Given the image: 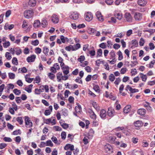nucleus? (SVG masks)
I'll return each instance as SVG.
<instances>
[{"instance_id": "obj_2", "label": "nucleus", "mask_w": 155, "mask_h": 155, "mask_svg": "<svg viewBox=\"0 0 155 155\" xmlns=\"http://www.w3.org/2000/svg\"><path fill=\"white\" fill-rule=\"evenodd\" d=\"M84 18L86 21H90L93 19V15L91 12H87L85 14Z\"/></svg>"}, {"instance_id": "obj_34", "label": "nucleus", "mask_w": 155, "mask_h": 155, "mask_svg": "<svg viewBox=\"0 0 155 155\" xmlns=\"http://www.w3.org/2000/svg\"><path fill=\"white\" fill-rule=\"evenodd\" d=\"M118 55V60H121L123 58V56L121 52L120 51H119L117 53Z\"/></svg>"}, {"instance_id": "obj_53", "label": "nucleus", "mask_w": 155, "mask_h": 155, "mask_svg": "<svg viewBox=\"0 0 155 155\" xmlns=\"http://www.w3.org/2000/svg\"><path fill=\"white\" fill-rule=\"evenodd\" d=\"M10 45V43L9 41L6 42L3 44V46L5 48H7Z\"/></svg>"}, {"instance_id": "obj_45", "label": "nucleus", "mask_w": 155, "mask_h": 155, "mask_svg": "<svg viewBox=\"0 0 155 155\" xmlns=\"http://www.w3.org/2000/svg\"><path fill=\"white\" fill-rule=\"evenodd\" d=\"M110 54L112 59H115V54L114 51H111L110 53Z\"/></svg>"}, {"instance_id": "obj_59", "label": "nucleus", "mask_w": 155, "mask_h": 155, "mask_svg": "<svg viewBox=\"0 0 155 155\" xmlns=\"http://www.w3.org/2000/svg\"><path fill=\"white\" fill-rule=\"evenodd\" d=\"M149 46L150 47V50H153L155 48V46L154 44L152 43H150L149 44Z\"/></svg>"}, {"instance_id": "obj_44", "label": "nucleus", "mask_w": 155, "mask_h": 155, "mask_svg": "<svg viewBox=\"0 0 155 155\" xmlns=\"http://www.w3.org/2000/svg\"><path fill=\"white\" fill-rule=\"evenodd\" d=\"M12 63L16 65H17L18 64V60L17 58H16L14 57L13 58L12 60Z\"/></svg>"}, {"instance_id": "obj_58", "label": "nucleus", "mask_w": 155, "mask_h": 155, "mask_svg": "<svg viewBox=\"0 0 155 155\" xmlns=\"http://www.w3.org/2000/svg\"><path fill=\"white\" fill-rule=\"evenodd\" d=\"M7 146V144L5 143H0V149H2L5 147Z\"/></svg>"}, {"instance_id": "obj_62", "label": "nucleus", "mask_w": 155, "mask_h": 155, "mask_svg": "<svg viewBox=\"0 0 155 155\" xmlns=\"http://www.w3.org/2000/svg\"><path fill=\"white\" fill-rule=\"evenodd\" d=\"M51 112L49 110L47 109L45 111L44 114L45 115L48 116L51 114Z\"/></svg>"}, {"instance_id": "obj_35", "label": "nucleus", "mask_w": 155, "mask_h": 155, "mask_svg": "<svg viewBox=\"0 0 155 155\" xmlns=\"http://www.w3.org/2000/svg\"><path fill=\"white\" fill-rule=\"evenodd\" d=\"M62 115L66 116L68 115V110L66 109H62L61 110Z\"/></svg>"}, {"instance_id": "obj_10", "label": "nucleus", "mask_w": 155, "mask_h": 155, "mask_svg": "<svg viewBox=\"0 0 155 155\" xmlns=\"http://www.w3.org/2000/svg\"><path fill=\"white\" fill-rule=\"evenodd\" d=\"M36 56L35 55H32L28 57L27 58V61L28 62H32L35 61Z\"/></svg>"}, {"instance_id": "obj_28", "label": "nucleus", "mask_w": 155, "mask_h": 155, "mask_svg": "<svg viewBox=\"0 0 155 155\" xmlns=\"http://www.w3.org/2000/svg\"><path fill=\"white\" fill-rule=\"evenodd\" d=\"M105 148L106 151L107 152L112 151V147L110 145H106L105 147Z\"/></svg>"}, {"instance_id": "obj_26", "label": "nucleus", "mask_w": 155, "mask_h": 155, "mask_svg": "<svg viewBox=\"0 0 155 155\" xmlns=\"http://www.w3.org/2000/svg\"><path fill=\"white\" fill-rule=\"evenodd\" d=\"M138 3L140 6H144L147 4L146 0H138Z\"/></svg>"}, {"instance_id": "obj_23", "label": "nucleus", "mask_w": 155, "mask_h": 155, "mask_svg": "<svg viewBox=\"0 0 155 155\" xmlns=\"http://www.w3.org/2000/svg\"><path fill=\"white\" fill-rule=\"evenodd\" d=\"M60 39L61 41L63 43H65L66 42H68L69 41V39L67 37H65L63 35L60 36Z\"/></svg>"}, {"instance_id": "obj_8", "label": "nucleus", "mask_w": 155, "mask_h": 155, "mask_svg": "<svg viewBox=\"0 0 155 155\" xmlns=\"http://www.w3.org/2000/svg\"><path fill=\"white\" fill-rule=\"evenodd\" d=\"M51 20L53 23L56 24L58 22L59 19L57 15L54 14L51 16Z\"/></svg>"}, {"instance_id": "obj_1", "label": "nucleus", "mask_w": 155, "mask_h": 155, "mask_svg": "<svg viewBox=\"0 0 155 155\" xmlns=\"http://www.w3.org/2000/svg\"><path fill=\"white\" fill-rule=\"evenodd\" d=\"M34 14V12L32 10H26L24 12V16L26 18L29 19L33 16Z\"/></svg>"}, {"instance_id": "obj_37", "label": "nucleus", "mask_w": 155, "mask_h": 155, "mask_svg": "<svg viewBox=\"0 0 155 155\" xmlns=\"http://www.w3.org/2000/svg\"><path fill=\"white\" fill-rule=\"evenodd\" d=\"M109 79L110 81L113 82L114 80L115 77L113 74H111L110 75Z\"/></svg>"}, {"instance_id": "obj_29", "label": "nucleus", "mask_w": 155, "mask_h": 155, "mask_svg": "<svg viewBox=\"0 0 155 155\" xmlns=\"http://www.w3.org/2000/svg\"><path fill=\"white\" fill-rule=\"evenodd\" d=\"M140 75H141L140 77L141 78L142 81L145 82L147 78V77L146 75L142 73H140Z\"/></svg>"}, {"instance_id": "obj_50", "label": "nucleus", "mask_w": 155, "mask_h": 155, "mask_svg": "<svg viewBox=\"0 0 155 155\" xmlns=\"http://www.w3.org/2000/svg\"><path fill=\"white\" fill-rule=\"evenodd\" d=\"M131 74L132 76H133L136 75L137 73V71L136 69L134 68V69H132L131 70Z\"/></svg>"}, {"instance_id": "obj_60", "label": "nucleus", "mask_w": 155, "mask_h": 155, "mask_svg": "<svg viewBox=\"0 0 155 155\" xmlns=\"http://www.w3.org/2000/svg\"><path fill=\"white\" fill-rule=\"evenodd\" d=\"M127 69L126 68H122L121 69L120 72L122 74H124L127 71Z\"/></svg>"}, {"instance_id": "obj_22", "label": "nucleus", "mask_w": 155, "mask_h": 155, "mask_svg": "<svg viewBox=\"0 0 155 155\" xmlns=\"http://www.w3.org/2000/svg\"><path fill=\"white\" fill-rule=\"evenodd\" d=\"M41 25L43 27H45L48 25V22L46 19L44 18L42 19L41 23Z\"/></svg>"}, {"instance_id": "obj_63", "label": "nucleus", "mask_w": 155, "mask_h": 155, "mask_svg": "<svg viewBox=\"0 0 155 155\" xmlns=\"http://www.w3.org/2000/svg\"><path fill=\"white\" fill-rule=\"evenodd\" d=\"M120 45L117 44H115L113 45V48L115 49H117L120 47Z\"/></svg>"}, {"instance_id": "obj_18", "label": "nucleus", "mask_w": 155, "mask_h": 155, "mask_svg": "<svg viewBox=\"0 0 155 155\" xmlns=\"http://www.w3.org/2000/svg\"><path fill=\"white\" fill-rule=\"evenodd\" d=\"M137 112L138 114L141 115H145L146 113V110L143 108H141L139 109Z\"/></svg>"}, {"instance_id": "obj_64", "label": "nucleus", "mask_w": 155, "mask_h": 155, "mask_svg": "<svg viewBox=\"0 0 155 155\" xmlns=\"http://www.w3.org/2000/svg\"><path fill=\"white\" fill-rule=\"evenodd\" d=\"M51 139L52 140V141L54 142V143H56L58 142V140L57 138L54 136L52 137L51 138Z\"/></svg>"}, {"instance_id": "obj_13", "label": "nucleus", "mask_w": 155, "mask_h": 155, "mask_svg": "<svg viewBox=\"0 0 155 155\" xmlns=\"http://www.w3.org/2000/svg\"><path fill=\"white\" fill-rule=\"evenodd\" d=\"M88 113L90 115V117L93 120H95L96 119V116L93 111L91 109L88 111Z\"/></svg>"}, {"instance_id": "obj_36", "label": "nucleus", "mask_w": 155, "mask_h": 155, "mask_svg": "<svg viewBox=\"0 0 155 155\" xmlns=\"http://www.w3.org/2000/svg\"><path fill=\"white\" fill-rule=\"evenodd\" d=\"M53 143L50 140H48L46 141L45 146H50L52 147L53 146Z\"/></svg>"}, {"instance_id": "obj_52", "label": "nucleus", "mask_w": 155, "mask_h": 155, "mask_svg": "<svg viewBox=\"0 0 155 155\" xmlns=\"http://www.w3.org/2000/svg\"><path fill=\"white\" fill-rule=\"evenodd\" d=\"M62 139L65 140L66 137V133L64 131H63L61 134Z\"/></svg>"}, {"instance_id": "obj_12", "label": "nucleus", "mask_w": 155, "mask_h": 155, "mask_svg": "<svg viewBox=\"0 0 155 155\" xmlns=\"http://www.w3.org/2000/svg\"><path fill=\"white\" fill-rule=\"evenodd\" d=\"M134 125L136 127H140L142 126L143 123L141 121L138 120L134 122Z\"/></svg>"}, {"instance_id": "obj_9", "label": "nucleus", "mask_w": 155, "mask_h": 155, "mask_svg": "<svg viewBox=\"0 0 155 155\" xmlns=\"http://www.w3.org/2000/svg\"><path fill=\"white\" fill-rule=\"evenodd\" d=\"M106 112L104 109L101 110L100 113V116L103 119H105L106 116Z\"/></svg>"}, {"instance_id": "obj_42", "label": "nucleus", "mask_w": 155, "mask_h": 155, "mask_svg": "<svg viewBox=\"0 0 155 155\" xmlns=\"http://www.w3.org/2000/svg\"><path fill=\"white\" fill-rule=\"evenodd\" d=\"M5 56L8 60H10L12 58V56L9 52H6L5 53Z\"/></svg>"}, {"instance_id": "obj_15", "label": "nucleus", "mask_w": 155, "mask_h": 155, "mask_svg": "<svg viewBox=\"0 0 155 155\" xmlns=\"http://www.w3.org/2000/svg\"><path fill=\"white\" fill-rule=\"evenodd\" d=\"M96 17L98 20L101 21H103V17L100 12H97L96 13Z\"/></svg>"}, {"instance_id": "obj_31", "label": "nucleus", "mask_w": 155, "mask_h": 155, "mask_svg": "<svg viewBox=\"0 0 155 155\" xmlns=\"http://www.w3.org/2000/svg\"><path fill=\"white\" fill-rule=\"evenodd\" d=\"M49 51V50L48 48L46 47H44L43 48V52L46 55H48V53Z\"/></svg>"}, {"instance_id": "obj_27", "label": "nucleus", "mask_w": 155, "mask_h": 155, "mask_svg": "<svg viewBox=\"0 0 155 155\" xmlns=\"http://www.w3.org/2000/svg\"><path fill=\"white\" fill-rule=\"evenodd\" d=\"M77 106H76L75 108V110L77 112H80L81 110V107L79 104H77Z\"/></svg>"}, {"instance_id": "obj_54", "label": "nucleus", "mask_w": 155, "mask_h": 155, "mask_svg": "<svg viewBox=\"0 0 155 155\" xmlns=\"http://www.w3.org/2000/svg\"><path fill=\"white\" fill-rule=\"evenodd\" d=\"M145 43L144 40L142 38H141L139 41V45L140 46H143V45Z\"/></svg>"}, {"instance_id": "obj_17", "label": "nucleus", "mask_w": 155, "mask_h": 155, "mask_svg": "<svg viewBox=\"0 0 155 155\" xmlns=\"http://www.w3.org/2000/svg\"><path fill=\"white\" fill-rule=\"evenodd\" d=\"M13 54H14L15 52L16 54L17 55H19L21 53V49L19 48H14L13 50Z\"/></svg>"}, {"instance_id": "obj_40", "label": "nucleus", "mask_w": 155, "mask_h": 155, "mask_svg": "<svg viewBox=\"0 0 155 155\" xmlns=\"http://www.w3.org/2000/svg\"><path fill=\"white\" fill-rule=\"evenodd\" d=\"M116 139L115 137L114 136H110L109 137V140L111 143H114L115 142V141Z\"/></svg>"}, {"instance_id": "obj_3", "label": "nucleus", "mask_w": 155, "mask_h": 155, "mask_svg": "<svg viewBox=\"0 0 155 155\" xmlns=\"http://www.w3.org/2000/svg\"><path fill=\"white\" fill-rule=\"evenodd\" d=\"M142 13L139 12H136L134 13V17L135 20L140 21L142 19Z\"/></svg>"}, {"instance_id": "obj_4", "label": "nucleus", "mask_w": 155, "mask_h": 155, "mask_svg": "<svg viewBox=\"0 0 155 155\" xmlns=\"http://www.w3.org/2000/svg\"><path fill=\"white\" fill-rule=\"evenodd\" d=\"M25 124L27 125V127L29 128L32 127V123L30 120L29 117L28 116L25 117Z\"/></svg>"}, {"instance_id": "obj_48", "label": "nucleus", "mask_w": 155, "mask_h": 155, "mask_svg": "<svg viewBox=\"0 0 155 155\" xmlns=\"http://www.w3.org/2000/svg\"><path fill=\"white\" fill-rule=\"evenodd\" d=\"M102 51L101 49H99L97 51V57L98 56L101 57L102 56Z\"/></svg>"}, {"instance_id": "obj_32", "label": "nucleus", "mask_w": 155, "mask_h": 155, "mask_svg": "<svg viewBox=\"0 0 155 155\" xmlns=\"http://www.w3.org/2000/svg\"><path fill=\"white\" fill-rule=\"evenodd\" d=\"M92 105L97 111H98L100 110L99 107L96 102H93L92 103Z\"/></svg>"}, {"instance_id": "obj_41", "label": "nucleus", "mask_w": 155, "mask_h": 155, "mask_svg": "<svg viewBox=\"0 0 155 155\" xmlns=\"http://www.w3.org/2000/svg\"><path fill=\"white\" fill-rule=\"evenodd\" d=\"M48 76L49 78L51 80L54 79L55 77V75L51 73H48Z\"/></svg>"}, {"instance_id": "obj_6", "label": "nucleus", "mask_w": 155, "mask_h": 155, "mask_svg": "<svg viewBox=\"0 0 155 155\" xmlns=\"http://www.w3.org/2000/svg\"><path fill=\"white\" fill-rule=\"evenodd\" d=\"M126 90L127 91L129 90L130 91L131 93H134L137 92H138L139 91L138 90L136 89L135 88H133L130 87L129 85H127L126 88Z\"/></svg>"}, {"instance_id": "obj_5", "label": "nucleus", "mask_w": 155, "mask_h": 155, "mask_svg": "<svg viewBox=\"0 0 155 155\" xmlns=\"http://www.w3.org/2000/svg\"><path fill=\"white\" fill-rule=\"evenodd\" d=\"M115 111L114 109L111 107H109L107 111V115L110 117H113Z\"/></svg>"}, {"instance_id": "obj_14", "label": "nucleus", "mask_w": 155, "mask_h": 155, "mask_svg": "<svg viewBox=\"0 0 155 155\" xmlns=\"http://www.w3.org/2000/svg\"><path fill=\"white\" fill-rule=\"evenodd\" d=\"M64 149L65 150L70 149L71 151H72L74 150V146L69 144H67L64 147Z\"/></svg>"}, {"instance_id": "obj_38", "label": "nucleus", "mask_w": 155, "mask_h": 155, "mask_svg": "<svg viewBox=\"0 0 155 155\" xmlns=\"http://www.w3.org/2000/svg\"><path fill=\"white\" fill-rule=\"evenodd\" d=\"M13 92L15 94L17 95H19L21 93L20 91L16 88L15 89L13 90Z\"/></svg>"}, {"instance_id": "obj_57", "label": "nucleus", "mask_w": 155, "mask_h": 155, "mask_svg": "<svg viewBox=\"0 0 155 155\" xmlns=\"http://www.w3.org/2000/svg\"><path fill=\"white\" fill-rule=\"evenodd\" d=\"M105 2L108 5H111L114 2L113 0H106Z\"/></svg>"}, {"instance_id": "obj_20", "label": "nucleus", "mask_w": 155, "mask_h": 155, "mask_svg": "<svg viewBox=\"0 0 155 155\" xmlns=\"http://www.w3.org/2000/svg\"><path fill=\"white\" fill-rule=\"evenodd\" d=\"M41 23L39 20H35L33 24V26L34 28H37L40 26Z\"/></svg>"}, {"instance_id": "obj_11", "label": "nucleus", "mask_w": 155, "mask_h": 155, "mask_svg": "<svg viewBox=\"0 0 155 155\" xmlns=\"http://www.w3.org/2000/svg\"><path fill=\"white\" fill-rule=\"evenodd\" d=\"M70 17L72 19L76 20L78 18V14L77 12H74L71 13Z\"/></svg>"}, {"instance_id": "obj_51", "label": "nucleus", "mask_w": 155, "mask_h": 155, "mask_svg": "<svg viewBox=\"0 0 155 155\" xmlns=\"http://www.w3.org/2000/svg\"><path fill=\"white\" fill-rule=\"evenodd\" d=\"M53 129L56 131H61L62 130L61 128L58 126H55L54 127Z\"/></svg>"}, {"instance_id": "obj_33", "label": "nucleus", "mask_w": 155, "mask_h": 155, "mask_svg": "<svg viewBox=\"0 0 155 155\" xmlns=\"http://www.w3.org/2000/svg\"><path fill=\"white\" fill-rule=\"evenodd\" d=\"M115 16L116 18L119 20L121 19L122 17V14L120 13H116L115 14Z\"/></svg>"}, {"instance_id": "obj_24", "label": "nucleus", "mask_w": 155, "mask_h": 155, "mask_svg": "<svg viewBox=\"0 0 155 155\" xmlns=\"http://www.w3.org/2000/svg\"><path fill=\"white\" fill-rule=\"evenodd\" d=\"M72 50L75 51L80 48L81 47V45L79 43H77L74 45H72Z\"/></svg>"}, {"instance_id": "obj_16", "label": "nucleus", "mask_w": 155, "mask_h": 155, "mask_svg": "<svg viewBox=\"0 0 155 155\" xmlns=\"http://www.w3.org/2000/svg\"><path fill=\"white\" fill-rule=\"evenodd\" d=\"M63 72L65 75H67L69 73V68L68 66H65L62 69Z\"/></svg>"}, {"instance_id": "obj_19", "label": "nucleus", "mask_w": 155, "mask_h": 155, "mask_svg": "<svg viewBox=\"0 0 155 155\" xmlns=\"http://www.w3.org/2000/svg\"><path fill=\"white\" fill-rule=\"evenodd\" d=\"M36 0H29L28 2V5L30 6L33 7L36 5Z\"/></svg>"}, {"instance_id": "obj_21", "label": "nucleus", "mask_w": 155, "mask_h": 155, "mask_svg": "<svg viewBox=\"0 0 155 155\" xmlns=\"http://www.w3.org/2000/svg\"><path fill=\"white\" fill-rule=\"evenodd\" d=\"M131 107L130 105H127L124 108V112L125 113H128L130 111Z\"/></svg>"}, {"instance_id": "obj_46", "label": "nucleus", "mask_w": 155, "mask_h": 155, "mask_svg": "<svg viewBox=\"0 0 155 155\" xmlns=\"http://www.w3.org/2000/svg\"><path fill=\"white\" fill-rule=\"evenodd\" d=\"M84 56L81 55L78 58V61L82 63V62L84 61Z\"/></svg>"}, {"instance_id": "obj_61", "label": "nucleus", "mask_w": 155, "mask_h": 155, "mask_svg": "<svg viewBox=\"0 0 155 155\" xmlns=\"http://www.w3.org/2000/svg\"><path fill=\"white\" fill-rule=\"evenodd\" d=\"M109 98L112 100H115L116 98V96H113L112 95V94L111 93L109 94Z\"/></svg>"}, {"instance_id": "obj_56", "label": "nucleus", "mask_w": 155, "mask_h": 155, "mask_svg": "<svg viewBox=\"0 0 155 155\" xmlns=\"http://www.w3.org/2000/svg\"><path fill=\"white\" fill-rule=\"evenodd\" d=\"M3 140L5 142H11L12 141V139L10 138L6 137H5Z\"/></svg>"}, {"instance_id": "obj_30", "label": "nucleus", "mask_w": 155, "mask_h": 155, "mask_svg": "<svg viewBox=\"0 0 155 155\" xmlns=\"http://www.w3.org/2000/svg\"><path fill=\"white\" fill-rule=\"evenodd\" d=\"M132 46L131 48L136 47H137L138 45V43L137 41L135 40H133L132 41Z\"/></svg>"}, {"instance_id": "obj_25", "label": "nucleus", "mask_w": 155, "mask_h": 155, "mask_svg": "<svg viewBox=\"0 0 155 155\" xmlns=\"http://www.w3.org/2000/svg\"><path fill=\"white\" fill-rule=\"evenodd\" d=\"M56 75L58 81V82H61L63 76L62 73L59 72Z\"/></svg>"}, {"instance_id": "obj_49", "label": "nucleus", "mask_w": 155, "mask_h": 155, "mask_svg": "<svg viewBox=\"0 0 155 155\" xmlns=\"http://www.w3.org/2000/svg\"><path fill=\"white\" fill-rule=\"evenodd\" d=\"M35 51L37 54H39L41 52V49L39 48H36L35 49Z\"/></svg>"}, {"instance_id": "obj_39", "label": "nucleus", "mask_w": 155, "mask_h": 155, "mask_svg": "<svg viewBox=\"0 0 155 155\" xmlns=\"http://www.w3.org/2000/svg\"><path fill=\"white\" fill-rule=\"evenodd\" d=\"M16 120L20 125H21L23 124V121L22 118L21 117H17L16 118Z\"/></svg>"}, {"instance_id": "obj_7", "label": "nucleus", "mask_w": 155, "mask_h": 155, "mask_svg": "<svg viewBox=\"0 0 155 155\" xmlns=\"http://www.w3.org/2000/svg\"><path fill=\"white\" fill-rule=\"evenodd\" d=\"M124 17L128 22H131L132 18L130 14L129 13H126L124 15Z\"/></svg>"}, {"instance_id": "obj_47", "label": "nucleus", "mask_w": 155, "mask_h": 155, "mask_svg": "<svg viewBox=\"0 0 155 155\" xmlns=\"http://www.w3.org/2000/svg\"><path fill=\"white\" fill-rule=\"evenodd\" d=\"M8 76L10 79H14L15 75V74L12 73H8Z\"/></svg>"}, {"instance_id": "obj_43", "label": "nucleus", "mask_w": 155, "mask_h": 155, "mask_svg": "<svg viewBox=\"0 0 155 155\" xmlns=\"http://www.w3.org/2000/svg\"><path fill=\"white\" fill-rule=\"evenodd\" d=\"M39 43V41L37 39L34 41H32L31 42V44L34 46H37Z\"/></svg>"}, {"instance_id": "obj_55", "label": "nucleus", "mask_w": 155, "mask_h": 155, "mask_svg": "<svg viewBox=\"0 0 155 155\" xmlns=\"http://www.w3.org/2000/svg\"><path fill=\"white\" fill-rule=\"evenodd\" d=\"M28 23L26 20H25L24 21L22 25V28H25L28 26Z\"/></svg>"}]
</instances>
